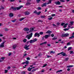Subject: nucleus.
Returning <instances> with one entry per match:
<instances>
[{
  "mask_svg": "<svg viewBox=\"0 0 74 74\" xmlns=\"http://www.w3.org/2000/svg\"><path fill=\"white\" fill-rule=\"evenodd\" d=\"M32 36H33V33H31L30 34H28L26 36V38H27L28 40L30 39L31 37H32Z\"/></svg>",
  "mask_w": 74,
  "mask_h": 74,
  "instance_id": "nucleus-1",
  "label": "nucleus"
},
{
  "mask_svg": "<svg viewBox=\"0 0 74 74\" xmlns=\"http://www.w3.org/2000/svg\"><path fill=\"white\" fill-rule=\"evenodd\" d=\"M30 46V45L27 46V45H25L24 46V48L26 49V50H29V49H30V48H28Z\"/></svg>",
  "mask_w": 74,
  "mask_h": 74,
  "instance_id": "nucleus-2",
  "label": "nucleus"
},
{
  "mask_svg": "<svg viewBox=\"0 0 74 74\" xmlns=\"http://www.w3.org/2000/svg\"><path fill=\"white\" fill-rule=\"evenodd\" d=\"M37 36L38 37H39L40 36V34L38 33H36L35 34L34 36L35 37Z\"/></svg>",
  "mask_w": 74,
  "mask_h": 74,
  "instance_id": "nucleus-3",
  "label": "nucleus"
},
{
  "mask_svg": "<svg viewBox=\"0 0 74 74\" xmlns=\"http://www.w3.org/2000/svg\"><path fill=\"white\" fill-rule=\"evenodd\" d=\"M60 54L62 55L63 56H66L67 55L66 54V53H64V52H62L60 53Z\"/></svg>",
  "mask_w": 74,
  "mask_h": 74,
  "instance_id": "nucleus-4",
  "label": "nucleus"
},
{
  "mask_svg": "<svg viewBox=\"0 0 74 74\" xmlns=\"http://www.w3.org/2000/svg\"><path fill=\"white\" fill-rule=\"evenodd\" d=\"M34 28H30V30L29 31V32L30 33H32V32H33V31H34Z\"/></svg>",
  "mask_w": 74,
  "mask_h": 74,
  "instance_id": "nucleus-5",
  "label": "nucleus"
},
{
  "mask_svg": "<svg viewBox=\"0 0 74 74\" xmlns=\"http://www.w3.org/2000/svg\"><path fill=\"white\" fill-rule=\"evenodd\" d=\"M5 42H3L1 43V45H0V47L1 48L2 47H4V43Z\"/></svg>",
  "mask_w": 74,
  "mask_h": 74,
  "instance_id": "nucleus-6",
  "label": "nucleus"
},
{
  "mask_svg": "<svg viewBox=\"0 0 74 74\" xmlns=\"http://www.w3.org/2000/svg\"><path fill=\"white\" fill-rule=\"evenodd\" d=\"M55 4L56 5H60V2H59V1H58L57 2H55Z\"/></svg>",
  "mask_w": 74,
  "mask_h": 74,
  "instance_id": "nucleus-7",
  "label": "nucleus"
},
{
  "mask_svg": "<svg viewBox=\"0 0 74 74\" xmlns=\"http://www.w3.org/2000/svg\"><path fill=\"white\" fill-rule=\"evenodd\" d=\"M50 36V35H46L45 36V38L46 39L48 38Z\"/></svg>",
  "mask_w": 74,
  "mask_h": 74,
  "instance_id": "nucleus-8",
  "label": "nucleus"
},
{
  "mask_svg": "<svg viewBox=\"0 0 74 74\" xmlns=\"http://www.w3.org/2000/svg\"><path fill=\"white\" fill-rule=\"evenodd\" d=\"M24 14L25 15H29L30 14V13L29 12L27 11L25 12Z\"/></svg>",
  "mask_w": 74,
  "mask_h": 74,
  "instance_id": "nucleus-9",
  "label": "nucleus"
},
{
  "mask_svg": "<svg viewBox=\"0 0 74 74\" xmlns=\"http://www.w3.org/2000/svg\"><path fill=\"white\" fill-rule=\"evenodd\" d=\"M29 30H30V29L29 28H25L24 29V31H29Z\"/></svg>",
  "mask_w": 74,
  "mask_h": 74,
  "instance_id": "nucleus-10",
  "label": "nucleus"
},
{
  "mask_svg": "<svg viewBox=\"0 0 74 74\" xmlns=\"http://www.w3.org/2000/svg\"><path fill=\"white\" fill-rule=\"evenodd\" d=\"M51 33H52V31H49V30H48L47 32H46V33L47 34H50Z\"/></svg>",
  "mask_w": 74,
  "mask_h": 74,
  "instance_id": "nucleus-11",
  "label": "nucleus"
},
{
  "mask_svg": "<svg viewBox=\"0 0 74 74\" xmlns=\"http://www.w3.org/2000/svg\"><path fill=\"white\" fill-rule=\"evenodd\" d=\"M37 70H38V68H36V69H33L31 71L32 72V73H34V71H36Z\"/></svg>",
  "mask_w": 74,
  "mask_h": 74,
  "instance_id": "nucleus-12",
  "label": "nucleus"
},
{
  "mask_svg": "<svg viewBox=\"0 0 74 74\" xmlns=\"http://www.w3.org/2000/svg\"><path fill=\"white\" fill-rule=\"evenodd\" d=\"M47 42H43L40 44V45H43V44H47Z\"/></svg>",
  "mask_w": 74,
  "mask_h": 74,
  "instance_id": "nucleus-13",
  "label": "nucleus"
},
{
  "mask_svg": "<svg viewBox=\"0 0 74 74\" xmlns=\"http://www.w3.org/2000/svg\"><path fill=\"white\" fill-rule=\"evenodd\" d=\"M67 68H70V67H73V65H69L67 66Z\"/></svg>",
  "mask_w": 74,
  "mask_h": 74,
  "instance_id": "nucleus-14",
  "label": "nucleus"
},
{
  "mask_svg": "<svg viewBox=\"0 0 74 74\" xmlns=\"http://www.w3.org/2000/svg\"><path fill=\"white\" fill-rule=\"evenodd\" d=\"M69 35L70 34H68L67 33L65 34V37H68V36H69Z\"/></svg>",
  "mask_w": 74,
  "mask_h": 74,
  "instance_id": "nucleus-15",
  "label": "nucleus"
},
{
  "mask_svg": "<svg viewBox=\"0 0 74 74\" xmlns=\"http://www.w3.org/2000/svg\"><path fill=\"white\" fill-rule=\"evenodd\" d=\"M14 15V14H13V13H10L9 14V16L10 17H12V16H13Z\"/></svg>",
  "mask_w": 74,
  "mask_h": 74,
  "instance_id": "nucleus-16",
  "label": "nucleus"
},
{
  "mask_svg": "<svg viewBox=\"0 0 74 74\" xmlns=\"http://www.w3.org/2000/svg\"><path fill=\"white\" fill-rule=\"evenodd\" d=\"M47 5V3H44L42 5V7H45Z\"/></svg>",
  "mask_w": 74,
  "mask_h": 74,
  "instance_id": "nucleus-17",
  "label": "nucleus"
},
{
  "mask_svg": "<svg viewBox=\"0 0 74 74\" xmlns=\"http://www.w3.org/2000/svg\"><path fill=\"white\" fill-rule=\"evenodd\" d=\"M32 68H31L29 67L27 69V70L29 71H31L32 70Z\"/></svg>",
  "mask_w": 74,
  "mask_h": 74,
  "instance_id": "nucleus-18",
  "label": "nucleus"
},
{
  "mask_svg": "<svg viewBox=\"0 0 74 74\" xmlns=\"http://www.w3.org/2000/svg\"><path fill=\"white\" fill-rule=\"evenodd\" d=\"M67 25H69V24L68 23H66L65 24V25H64V28H66V27H67Z\"/></svg>",
  "mask_w": 74,
  "mask_h": 74,
  "instance_id": "nucleus-19",
  "label": "nucleus"
},
{
  "mask_svg": "<svg viewBox=\"0 0 74 74\" xmlns=\"http://www.w3.org/2000/svg\"><path fill=\"white\" fill-rule=\"evenodd\" d=\"M30 4H31V3L29 2H27L26 4V5H30Z\"/></svg>",
  "mask_w": 74,
  "mask_h": 74,
  "instance_id": "nucleus-20",
  "label": "nucleus"
},
{
  "mask_svg": "<svg viewBox=\"0 0 74 74\" xmlns=\"http://www.w3.org/2000/svg\"><path fill=\"white\" fill-rule=\"evenodd\" d=\"M29 42L30 44H32V43H33V42H34L33 41V40H31L29 41Z\"/></svg>",
  "mask_w": 74,
  "mask_h": 74,
  "instance_id": "nucleus-21",
  "label": "nucleus"
},
{
  "mask_svg": "<svg viewBox=\"0 0 74 74\" xmlns=\"http://www.w3.org/2000/svg\"><path fill=\"white\" fill-rule=\"evenodd\" d=\"M22 7V6H20V7H17L16 8V9L17 10H19L20 8H21Z\"/></svg>",
  "mask_w": 74,
  "mask_h": 74,
  "instance_id": "nucleus-22",
  "label": "nucleus"
},
{
  "mask_svg": "<svg viewBox=\"0 0 74 74\" xmlns=\"http://www.w3.org/2000/svg\"><path fill=\"white\" fill-rule=\"evenodd\" d=\"M12 8V9H13V10H16V8H14V7H11Z\"/></svg>",
  "mask_w": 74,
  "mask_h": 74,
  "instance_id": "nucleus-23",
  "label": "nucleus"
},
{
  "mask_svg": "<svg viewBox=\"0 0 74 74\" xmlns=\"http://www.w3.org/2000/svg\"><path fill=\"white\" fill-rule=\"evenodd\" d=\"M37 41V38H35L33 40V41H34V42H35V41Z\"/></svg>",
  "mask_w": 74,
  "mask_h": 74,
  "instance_id": "nucleus-24",
  "label": "nucleus"
},
{
  "mask_svg": "<svg viewBox=\"0 0 74 74\" xmlns=\"http://www.w3.org/2000/svg\"><path fill=\"white\" fill-rule=\"evenodd\" d=\"M25 18L23 17L22 18H21L20 19V21H23L24 19H25Z\"/></svg>",
  "mask_w": 74,
  "mask_h": 74,
  "instance_id": "nucleus-25",
  "label": "nucleus"
},
{
  "mask_svg": "<svg viewBox=\"0 0 74 74\" xmlns=\"http://www.w3.org/2000/svg\"><path fill=\"white\" fill-rule=\"evenodd\" d=\"M74 38V36H72L71 37H69V39H72V38Z\"/></svg>",
  "mask_w": 74,
  "mask_h": 74,
  "instance_id": "nucleus-26",
  "label": "nucleus"
},
{
  "mask_svg": "<svg viewBox=\"0 0 74 74\" xmlns=\"http://www.w3.org/2000/svg\"><path fill=\"white\" fill-rule=\"evenodd\" d=\"M51 1L49 0V1L47 3V4H51Z\"/></svg>",
  "mask_w": 74,
  "mask_h": 74,
  "instance_id": "nucleus-27",
  "label": "nucleus"
},
{
  "mask_svg": "<svg viewBox=\"0 0 74 74\" xmlns=\"http://www.w3.org/2000/svg\"><path fill=\"white\" fill-rule=\"evenodd\" d=\"M68 30H69V28H65L64 29V31H67Z\"/></svg>",
  "mask_w": 74,
  "mask_h": 74,
  "instance_id": "nucleus-28",
  "label": "nucleus"
},
{
  "mask_svg": "<svg viewBox=\"0 0 74 74\" xmlns=\"http://www.w3.org/2000/svg\"><path fill=\"white\" fill-rule=\"evenodd\" d=\"M13 49H15L16 48V45H14L13 46Z\"/></svg>",
  "mask_w": 74,
  "mask_h": 74,
  "instance_id": "nucleus-29",
  "label": "nucleus"
},
{
  "mask_svg": "<svg viewBox=\"0 0 74 74\" xmlns=\"http://www.w3.org/2000/svg\"><path fill=\"white\" fill-rule=\"evenodd\" d=\"M53 19V17H51L50 18H48V20H49V21H51V20H52Z\"/></svg>",
  "mask_w": 74,
  "mask_h": 74,
  "instance_id": "nucleus-30",
  "label": "nucleus"
},
{
  "mask_svg": "<svg viewBox=\"0 0 74 74\" xmlns=\"http://www.w3.org/2000/svg\"><path fill=\"white\" fill-rule=\"evenodd\" d=\"M27 41V40L26 39H25L23 40V42H26Z\"/></svg>",
  "mask_w": 74,
  "mask_h": 74,
  "instance_id": "nucleus-31",
  "label": "nucleus"
},
{
  "mask_svg": "<svg viewBox=\"0 0 74 74\" xmlns=\"http://www.w3.org/2000/svg\"><path fill=\"white\" fill-rule=\"evenodd\" d=\"M44 34V32H40L39 33V34L40 35H42Z\"/></svg>",
  "mask_w": 74,
  "mask_h": 74,
  "instance_id": "nucleus-32",
  "label": "nucleus"
},
{
  "mask_svg": "<svg viewBox=\"0 0 74 74\" xmlns=\"http://www.w3.org/2000/svg\"><path fill=\"white\" fill-rule=\"evenodd\" d=\"M62 71H63V70H59L57 72V73H60V72H61Z\"/></svg>",
  "mask_w": 74,
  "mask_h": 74,
  "instance_id": "nucleus-33",
  "label": "nucleus"
},
{
  "mask_svg": "<svg viewBox=\"0 0 74 74\" xmlns=\"http://www.w3.org/2000/svg\"><path fill=\"white\" fill-rule=\"evenodd\" d=\"M61 37H65V34H62L61 35Z\"/></svg>",
  "mask_w": 74,
  "mask_h": 74,
  "instance_id": "nucleus-34",
  "label": "nucleus"
},
{
  "mask_svg": "<svg viewBox=\"0 0 74 74\" xmlns=\"http://www.w3.org/2000/svg\"><path fill=\"white\" fill-rule=\"evenodd\" d=\"M40 17L41 18H45V16H40Z\"/></svg>",
  "mask_w": 74,
  "mask_h": 74,
  "instance_id": "nucleus-35",
  "label": "nucleus"
},
{
  "mask_svg": "<svg viewBox=\"0 0 74 74\" xmlns=\"http://www.w3.org/2000/svg\"><path fill=\"white\" fill-rule=\"evenodd\" d=\"M40 13H41V12L39 11V12H37V13H36V14L37 15H38L39 14H40Z\"/></svg>",
  "mask_w": 74,
  "mask_h": 74,
  "instance_id": "nucleus-36",
  "label": "nucleus"
},
{
  "mask_svg": "<svg viewBox=\"0 0 74 74\" xmlns=\"http://www.w3.org/2000/svg\"><path fill=\"white\" fill-rule=\"evenodd\" d=\"M68 59H69V58H65V60L66 61H68Z\"/></svg>",
  "mask_w": 74,
  "mask_h": 74,
  "instance_id": "nucleus-37",
  "label": "nucleus"
},
{
  "mask_svg": "<svg viewBox=\"0 0 74 74\" xmlns=\"http://www.w3.org/2000/svg\"><path fill=\"white\" fill-rule=\"evenodd\" d=\"M16 19H14V20H12L11 21L12 22H15V21H16Z\"/></svg>",
  "mask_w": 74,
  "mask_h": 74,
  "instance_id": "nucleus-38",
  "label": "nucleus"
},
{
  "mask_svg": "<svg viewBox=\"0 0 74 74\" xmlns=\"http://www.w3.org/2000/svg\"><path fill=\"white\" fill-rule=\"evenodd\" d=\"M8 72V70H5V72L4 73H7V72Z\"/></svg>",
  "mask_w": 74,
  "mask_h": 74,
  "instance_id": "nucleus-39",
  "label": "nucleus"
},
{
  "mask_svg": "<svg viewBox=\"0 0 74 74\" xmlns=\"http://www.w3.org/2000/svg\"><path fill=\"white\" fill-rule=\"evenodd\" d=\"M25 64H29V61H27L25 62Z\"/></svg>",
  "mask_w": 74,
  "mask_h": 74,
  "instance_id": "nucleus-40",
  "label": "nucleus"
},
{
  "mask_svg": "<svg viewBox=\"0 0 74 74\" xmlns=\"http://www.w3.org/2000/svg\"><path fill=\"white\" fill-rule=\"evenodd\" d=\"M57 38H53L52 39L53 40H57Z\"/></svg>",
  "mask_w": 74,
  "mask_h": 74,
  "instance_id": "nucleus-41",
  "label": "nucleus"
},
{
  "mask_svg": "<svg viewBox=\"0 0 74 74\" xmlns=\"http://www.w3.org/2000/svg\"><path fill=\"white\" fill-rule=\"evenodd\" d=\"M71 45V43L70 42H68L67 44V45Z\"/></svg>",
  "mask_w": 74,
  "mask_h": 74,
  "instance_id": "nucleus-42",
  "label": "nucleus"
},
{
  "mask_svg": "<svg viewBox=\"0 0 74 74\" xmlns=\"http://www.w3.org/2000/svg\"><path fill=\"white\" fill-rule=\"evenodd\" d=\"M72 47H69L68 51H69V50H70L71 49Z\"/></svg>",
  "mask_w": 74,
  "mask_h": 74,
  "instance_id": "nucleus-43",
  "label": "nucleus"
},
{
  "mask_svg": "<svg viewBox=\"0 0 74 74\" xmlns=\"http://www.w3.org/2000/svg\"><path fill=\"white\" fill-rule=\"evenodd\" d=\"M56 14H52L51 16H56Z\"/></svg>",
  "mask_w": 74,
  "mask_h": 74,
  "instance_id": "nucleus-44",
  "label": "nucleus"
},
{
  "mask_svg": "<svg viewBox=\"0 0 74 74\" xmlns=\"http://www.w3.org/2000/svg\"><path fill=\"white\" fill-rule=\"evenodd\" d=\"M44 71H45V70L44 69H42L41 71L42 73H44Z\"/></svg>",
  "mask_w": 74,
  "mask_h": 74,
  "instance_id": "nucleus-45",
  "label": "nucleus"
},
{
  "mask_svg": "<svg viewBox=\"0 0 74 74\" xmlns=\"http://www.w3.org/2000/svg\"><path fill=\"white\" fill-rule=\"evenodd\" d=\"M70 23L71 24V25H73V24L74 23V22H73V21H71L70 22Z\"/></svg>",
  "mask_w": 74,
  "mask_h": 74,
  "instance_id": "nucleus-46",
  "label": "nucleus"
},
{
  "mask_svg": "<svg viewBox=\"0 0 74 74\" xmlns=\"http://www.w3.org/2000/svg\"><path fill=\"white\" fill-rule=\"evenodd\" d=\"M38 22H42V21L41 20H38Z\"/></svg>",
  "mask_w": 74,
  "mask_h": 74,
  "instance_id": "nucleus-47",
  "label": "nucleus"
},
{
  "mask_svg": "<svg viewBox=\"0 0 74 74\" xmlns=\"http://www.w3.org/2000/svg\"><path fill=\"white\" fill-rule=\"evenodd\" d=\"M55 52H53V51H51L50 52V54H51V53H54Z\"/></svg>",
  "mask_w": 74,
  "mask_h": 74,
  "instance_id": "nucleus-48",
  "label": "nucleus"
},
{
  "mask_svg": "<svg viewBox=\"0 0 74 74\" xmlns=\"http://www.w3.org/2000/svg\"><path fill=\"white\" fill-rule=\"evenodd\" d=\"M37 10H40L41 9V8L39 7L37 8Z\"/></svg>",
  "mask_w": 74,
  "mask_h": 74,
  "instance_id": "nucleus-49",
  "label": "nucleus"
},
{
  "mask_svg": "<svg viewBox=\"0 0 74 74\" xmlns=\"http://www.w3.org/2000/svg\"><path fill=\"white\" fill-rule=\"evenodd\" d=\"M60 25V23L59 22H58L57 23V26H59Z\"/></svg>",
  "mask_w": 74,
  "mask_h": 74,
  "instance_id": "nucleus-50",
  "label": "nucleus"
},
{
  "mask_svg": "<svg viewBox=\"0 0 74 74\" xmlns=\"http://www.w3.org/2000/svg\"><path fill=\"white\" fill-rule=\"evenodd\" d=\"M30 59L29 57H27V60H30Z\"/></svg>",
  "mask_w": 74,
  "mask_h": 74,
  "instance_id": "nucleus-51",
  "label": "nucleus"
},
{
  "mask_svg": "<svg viewBox=\"0 0 74 74\" xmlns=\"http://www.w3.org/2000/svg\"><path fill=\"white\" fill-rule=\"evenodd\" d=\"M46 66H47V64H44L43 65V66L42 67H45Z\"/></svg>",
  "mask_w": 74,
  "mask_h": 74,
  "instance_id": "nucleus-52",
  "label": "nucleus"
},
{
  "mask_svg": "<svg viewBox=\"0 0 74 74\" xmlns=\"http://www.w3.org/2000/svg\"><path fill=\"white\" fill-rule=\"evenodd\" d=\"M37 10H35L34 12V14H37Z\"/></svg>",
  "mask_w": 74,
  "mask_h": 74,
  "instance_id": "nucleus-53",
  "label": "nucleus"
},
{
  "mask_svg": "<svg viewBox=\"0 0 74 74\" xmlns=\"http://www.w3.org/2000/svg\"><path fill=\"white\" fill-rule=\"evenodd\" d=\"M64 25V23H62L61 24V26H63Z\"/></svg>",
  "mask_w": 74,
  "mask_h": 74,
  "instance_id": "nucleus-54",
  "label": "nucleus"
},
{
  "mask_svg": "<svg viewBox=\"0 0 74 74\" xmlns=\"http://www.w3.org/2000/svg\"><path fill=\"white\" fill-rule=\"evenodd\" d=\"M7 69H8L9 70V69H11V67L10 66H8Z\"/></svg>",
  "mask_w": 74,
  "mask_h": 74,
  "instance_id": "nucleus-55",
  "label": "nucleus"
},
{
  "mask_svg": "<svg viewBox=\"0 0 74 74\" xmlns=\"http://www.w3.org/2000/svg\"><path fill=\"white\" fill-rule=\"evenodd\" d=\"M60 2H64V0H60Z\"/></svg>",
  "mask_w": 74,
  "mask_h": 74,
  "instance_id": "nucleus-56",
  "label": "nucleus"
},
{
  "mask_svg": "<svg viewBox=\"0 0 74 74\" xmlns=\"http://www.w3.org/2000/svg\"><path fill=\"white\" fill-rule=\"evenodd\" d=\"M5 30L6 32L8 30V29H7V28H5Z\"/></svg>",
  "mask_w": 74,
  "mask_h": 74,
  "instance_id": "nucleus-57",
  "label": "nucleus"
},
{
  "mask_svg": "<svg viewBox=\"0 0 74 74\" xmlns=\"http://www.w3.org/2000/svg\"><path fill=\"white\" fill-rule=\"evenodd\" d=\"M40 0H36V1L38 3H39V2L40 1Z\"/></svg>",
  "mask_w": 74,
  "mask_h": 74,
  "instance_id": "nucleus-58",
  "label": "nucleus"
},
{
  "mask_svg": "<svg viewBox=\"0 0 74 74\" xmlns=\"http://www.w3.org/2000/svg\"><path fill=\"white\" fill-rule=\"evenodd\" d=\"M8 0L10 1L11 2H12L13 1H15V0Z\"/></svg>",
  "mask_w": 74,
  "mask_h": 74,
  "instance_id": "nucleus-59",
  "label": "nucleus"
},
{
  "mask_svg": "<svg viewBox=\"0 0 74 74\" xmlns=\"http://www.w3.org/2000/svg\"><path fill=\"white\" fill-rule=\"evenodd\" d=\"M1 59L2 60H4V59H5V58H4V57H2L1 58Z\"/></svg>",
  "mask_w": 74,
  "mask_h": 74,
  "instance_id": "nucleus-60",
  "label": "nucleus"
},
{
  "mask_svg": "<svg viewBox=\"0 0 74 74\" xmlns=\"http://www.w3.org/2000/svg\"><path fill=\"white\" fill-rule=\"evenodd\" d=\"M51 36L52 37H53L54 36V34H51Z\"/></svg>",
  "mask_w": 74,
  "mask_h": 74,
  "instance_id": "nucleus-61",
  "label": "nucleus"
},
{
  "mask_svg": "<svg viewBox=\"0 0 74 74\" xmlns=\"http://www.w3.org/2000/svg\"><path fill=\"white\" fill-rule=\"evenodd\" d=\"M67 70L68 71H70V69L68 68L67 69Z\"/></svg>",
  "mask_w": 74,
  "mask_h": 74,
  "instance_id": "nucleus-62",
  "label": "nucleus"
},
{
  "mask_svg": "<svg viewBox=\"0 0 74 74\" xmlns=\"http://www.w3.org/2000/svg\"><path fill=\"white\" fill-rule=\"evenodd\" d=\"M11 55V53H9V55H8L9 56H10V55Z\"/></svg>",
  "mask_w": 74,
  "mask_h": 74,
  "instance_id": "nucleus-63",
  "label": "nucleus"
},
{
  "mask_svg": "<svg viewBox=\"0 0 74 74\" xmlns=\"http://www.w3.org/2000/svg\"><path fill=\"white\" fill-rule=\"evenodd\" d=\"M22 74H25V72H23L22 73Z\"/></svg>",
  "mask_w": 74,
  "mask_h": 74,
  "instance_id": "nucleus-64",
  "label": "nucleus"
}]
</instances>
